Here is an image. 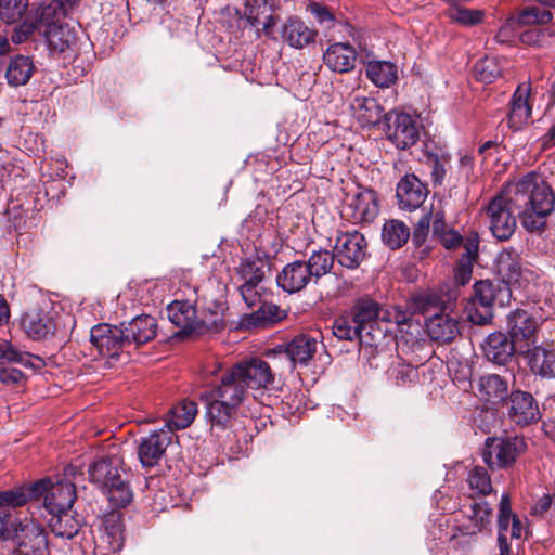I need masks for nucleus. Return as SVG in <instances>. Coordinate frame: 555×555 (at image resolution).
I'll list each match as a JSON object with an SVG mask.
<instances>
[{
    "mask_svg": "<svg viewBox=\"0 0 555 555\" xmlns=\"http://www.w3.org/2000/svg\"><path fill=\"white\" fill-rule=\"evenodd\" d=\"M335 259L348 269H356L366 256V241L358 231L345 232L337 236Z\"/></svg>",
    "mask_w": 555,
    "mask_h": 555,
    "instance_id": "obj_14",
    "label": "nucleus"
},
{
    "mask_svg": "<svg viewBox=\"0 0 555 555\" xmlns=\"http://www.w3.org/2000/svg\"><path fill=\"white\" fill-rule=\"evenodd\" d=\"M29 496L42 498V503L48 512L60 513L72 509L76 500V486L72 480L42 479L29 488Z\"/></svg>",
    "mask_w": 555,
    "mask_h": 555,
    "instance_id": "obj_5",
    "label": "nucleus"
},
{
    "mask_svg": "<svg viewBox=\"0 0 555 555\" xmlns=\"http://www.w3.org/2000/svg\"><path fill=\"white\" fill-rule=\"evenodd\" d=\"M27 502V495L23 490H10L0 492V506L18 507Z\"/></svg>",
    "mask_w": 555,
    "mask_h": 555,
    "instance_id": "obj_60",
    "label": "nucleus"
},
{
    "mask_svg": "<svg viewBox=\"0 0 555 555\" xmlns=\"http://www.w3.org/2000/svg\"><path fill=\"white\" fill-rule=\"evenodd\" d=\"M518 28V25H516L511 15L499 29L495 35V40L500 43H507L512 41L515 38Z\"/></svg>",
    "mask_w": 555,
    "mask_h": 555,
    "instance_id": "obj_61",
    "label": "nucleus"
},
{
    "mask_svg": "<svg viewBox=\"0 0 555 555\" xmlns=\"http://www.w3.org/2000/svg\"><path fill=\"white\" fill-rule=\"evenodd\" d=\"M269 270L270 260L267 256L256 255L247 257L236 269L237 282L262 283Z\"/></svg>",
    "mask_w": 555,
    "mask_h": 555,
    "instance_id": "obj_33",
    "label": "nucleus"
},
{
    "mask_svg": "<svg viewBox=\"0 0 555 555\" xmlns=\"http://www.w3.org/2000/svg\"><path fill=\"white\" fill-rule=\"evenodd\" d=\"M197 414V404L194 401L182 400L179 404L172 406L168 412L163 428L175 430L188 427Z\"/></svg>",
    "mask_w": 555,
    "mask_h": 555,
    "instance_id": "obj_37",
    "label": "nucleus"
},
{
    "mask_svg": "<svg viewBox=\"0 0 555 555\" xmlns=\"http://www.w3.org/2000/svg\"><path fill=\"white\" fill-rule=\"evenodd\" d=\"M474 237L479 243V236L477 233H472L464 237L459 233V231L453 228H449L435 238L448 250L463 249V251H466V243Z\"/></svg>",
    "mask_w": 555,
    "mask_h": 555,
    "instance_id": "obj_50",
    "label": "nucleus"
},
{
    "mask_svg": "<svg viewBox=\"0 0 555 555\" xmlns=\"http://www.w3.org/2000/svg\"><path fill=\"white\" fill-rule=\"evenodd\" d=\"M367 78L379 88H387L397 80V67L391 62L371 61L366 66Z\"/></svg>",
    "mask_w": 555,
    "mask_h": 555,
    "instance_id": "obj_40",
    "label": "nucleus"
},
{
    "mask_svg": "<svg viewBox=\"0 0 555 555\" xmlns=\"http://www.w3.org/2000/svg\"><path fill=\"white\" fill-rule=\"evenodd\" d=\"M343 214L353 223H370L379 214V202L375 191L359 189L348 194Z\"/></svg>",
    "mask_w": 555,
    "mask_h": 555,
    "instance_id": "obj_11",
    "label": "nucleus"
},
{
    "mask_svg": "<svg viewBox=\"0 0 555 555\" xmlns=\"http://www.w3.org/2000/svg\"><path fill=\"white\" fill-rule=\"evenodd\" d=\"M459 296L456 287H448L415 297L416 309L427 315L425 326L431 340L448 344L460 334V315L455 312Z\"/></svg>",
    "mask_w": 555,
    "mask_h": 555,
    "instance_id": "obj_3",
    "label": "nucleus"
},
{
    "mask_svg": "<svg viewBox=\"0 0 555 555\" xmlns=\"http://www.w3.org/2000/svg\"><path fill=\"white\" fill-rule=\"evenodd\" d=\"M501 75V68L494 59L486 57L475 64V76L477 80L491 83Z\"/></svg>",
    "mask_w": 555,
    "mask_h": 555,
    "instance_id": "obj_53",
    "label": "nucleus"
},
{
    "mask_svg": "<svg viewBox=\"0 0 555 555\" xmlns=\"http://www.w3.org/2000/svg\"><path fill=\"white\" fill-rule=\"evenodd\" d=\"M449 160V156L447 155H428V162L431 168V178L435 184L441 185L443 183Z\"/></svg>",
    "mask_w": 555,
    "mask_h": 555,
    "instance_id": "obj_57",
    "label": "nucleus"
},
{
    "mask_svg": "<svg viewBox=\"0 0 555 555\" xmlns=\"http://www.w3.org/2000/svg\"><path fill=\"white\" fill-rule=\"evenodd\" d=\"M44 36L52 54L62 55L65 60H70L76 55L78 51L77 34L69 25H51L46 29Z\"/></svg>",
    "mask_w": 555,
    "mask_h": 555,
    "instance_id": "obj_19",
    "label": "nucleus"
},
{
    "mask_svg": "<svg viewBox=\"0 0 555 555\" xmlns=\"http://www.w3.org/2000/svg\"><path fill=\"white\" fill-rule=\"evenodd\" d=\"M237 288L248 308H256L261 304L263 291L261 283H240Z\"/></svg>",
    "mask_w": 555,
    "mask_h": 555,
    "instance_id": "obj_54",
    "label": "nucleus"
},
{
    "mask_svg": "<svg viewBox=\"0 0 555 555\" xmlns=\"http://www.w3.org/2000/svg\"><path fill=\"white\" fill-rule=\"evenodd\" d=\"M210 288V283L193 288L201 334L218 330L224 323V302L215 298Z\"/></svg>",
    "mask_w": 555,
    "mask_h": 555,
    "instance_id": "obj_9",
    "label": "nucleus"
},
{
    "mask_svg": "<svg viewBox=\"0 0 555 555\" xmlns=\"http://www.w3.org/2000/svg\"><path fill=\"white\" fill-rule=\"evenodd\" d=\"M530 370L544 378H555V348L553 343L534 344L527 351Z\"/></svg>",
    "mask_w": 555,
    "mask_h": 555,
    "instance_id": "obj_24",
    "label": "nucleus"
},
{
    "mask_svg": "<svg viewBox=\"0 0 555 555\" xmlns=\"http://www.w3.org/2000/svg\"><path fill=\"white\" fill-rule=\"evenodd\" d=\"M34 360L41 361L39 357L20 351L8 341L0 344V364L20 363L24 366H34Z\"/></svg>",
    "mask_w": 555,
    "mask_h": 555,
    "instance_id": "obj_48",
    "label": "nucleus"
},
{
    "mask_svg": "<svg viewBox=\"0 0 555 555\" xmlns=\"http://www.w3.org/2000/svg\"><path fill=\"white\" fill-rule=\"evenodd\" d=\"M121 461L117 456L103 457L95 461L89 467V479L103 491L111 486L121 474L119 472Z\"/></svg>",
    "mask_w": 555,
    "mask_h": 555,
    "instance_id": "obj_31",
    "label": "nucleus"
},
{
    "mask_svg": "<svg viewBox=\"0 0 555 555\" xmlns=\"http://www.w3.org/2000/svg\"><path fill=\"white\" fill-rule=\"evenodd\" d=\"M120 325L130 343L131 351L153 340L157 334V321L149 314L138 315Z\"/></svg>",
    "mask_w": 555,
    "mask_h": 555,
    "instance_id": "obj_22",
    "label": "nucleus"
},
{
    "mask_svg": "<svg viewBox=\"0 0 555 555\" xmlns=\"http://www.w3.org/2000/svg\"><path fill=\"white\" fill-rule=\"evenodd\" d=\"M172 439L171 430L163 427L141 437L138 444V456L142 466L151 468L158 465Z\"/></svg>",
    "mask_w": 555,
    "mask_h": 555,
    "instance_id": "obj_15",
    "label": "nucleus"
},
{
    "mask_svg": "<svg viewBox=\"0 0 555 555\" xmlns=\"http://www.w3.org/2000/svg\"><path fill=\"white\" fill-rule=\"evenodd\" d=\"M124 525L121 514L111 512L98 520L94 531V555H114L124 545Z\"/></svg>",
    "mask_w": 555,
    "mask_h": 555,
    "instance_id": "obj_8",
    "label": "nucleus"
},
{
    "mask_svg": "<svg viewBox=\"0 0 555 555\" xmlns=\"http://www.w3.org/2000/svg\"><path fill=\"white\" fill-rule=\"evenodd\" d=\"M507 404V415L515 424L528 425L540 418L538 402L529 392L512 391Z\"/></svg>",
    "mask_w": 555,
    "mask_h": 555,
    "instance_id": "obj_20",
    "label": "nucleus"
},
{
    "mask_svg": "<svg viewBox=\"0 0 555 555\" xmlns=\"http://www.w3.org/2000/svg\"><path fill=\"white\" fill-rule=\"evenodd\" d=\"M555 194L541 176L530 172L507 183L487 206L489 229L499 241L508 240L516 229V216L529 232L542 230L554 210Z\"/></svg>",
    "mask_w": 555,
    "mask_h": 555,
    "instance_id": "obj_1",
    "label": "nucleus"
},
{
    "mask_svg": "<svg viewBox=\"0 0 555 555\" xmlns=\"http://www.w3.org/2000/svg\"><path fill=\"white\" fill-rule=\"evenodd\" d=\"M269 5L266 0H246L244 16L251 27L257 29L258 36H260L259 26L263 14L268 13Z\"/></svg>",
    "mask_w": 555,
    "mask_h": 555,
    "instance_id": "obj_52",
    "label": "nucleus"
},
{
    "mask_svg": "<svg viewBox=\"0 0 555 555\" xmlns=\"http://www.w3.org/2000/svg\"><path fill=\"white\" fill-rule=\"evenodd\" d=\"M430 221V215L424 214L416 223L412 233V242L416 247H420L425 243L429 233Z\"/></svg>",
    "mask_w": 555,
    "mask_h": 555,
    "instance_id": "obj_58",
    "label": "nucleus"
},
{
    "mask_svg": "<svg viewBox=\"0 0 555 555\" xmlns=\"http://www.w3.org/2000/svg\"><path fill=\"white\" fill-rule=\"evenodd\" d=\"M49 515V526L55 535L72 539L79 532L80 520L70 514V509Z\"/></svg>",
    "mask_w": 555,
    "mask_h": 555,
    "instance_id": "obj_39",
    "label": "nucleus"
},
{
    "mask_svg": "<svg viewBox=\"0 0 555 555\" xmlns=\"http://www.w3.org/2000/svg\"><path fill=\"white\" fill-rule=\"evenodd\" d=\"M409 237L410 230L402 221L393 219L385 222L382 238L389 248H400L408 242Z\"/></svg>",
    "mask_w": 555,
    "mask_h": 555,
    "instance_id": "obj_44",
    "label": "nucleus"
},
{
    "mask_svg": "<svg viewBox=\"0 0 555 555\" xmlns=\"http://www.w3.org/2000/svg\"><path fill=\"white\" fill-rule=\"evenodd\" d=\"M446 14L452 22L462 26H475L485 18L483 10L468 9L461 4L449 7Z\"/></svg>",
    "mask_w": 555,
    "mask_h": 555,
    "instance_id": "obj_46",
    "label": "nucleus"
},
{
    "mask_svg": "<svg viewBox=\"0 0 555 555\" xmlns=\"http://www.w3.org/2000/svg\"><path fill=\"white\" fill-rule=\"evenodd\" d=\"M388 379L398 387L414 385L418 380L417 367L398 359L388 369Z\"/></svg>",
    "mask_w": 555,
    "mask_h": 555,
    "instance_id": "obj_41",
    "label": "nucleus"
},
{
    "mask_svg": "<svg viewBox=\"0 0 555 555\" xmlns=\"http://www.w3.org/2000/svg\"><path fill=\"white\" fill-rule=\"evenodd\" d=\"M511 289L505 283L481 280L474 285V298L468 309V319L472 323L485 325L493 318L495 302L504 305L509 299Z\"/></svg>",
    "mask_w": 555,
    "mask_h": 555,
    "instance_id": "obj_4",
    "label": "nucleus"
},
{
    "mask_svg": "<svg viewBox=\"0 0 555 555\" xmlns=\"http://www.w3.org/2000/svg\"><path fill=\"white\" fill-rule=\"evenodd\" d=\"M360 325L362 331L372 327V323L376 321L395 322L396 324H404L408 321L405 313L395 311L390 312L383 309L376 301L370 298L359 299L349 312Z\"/></svg>",
    "mask_w": 555,
    "mask_h": 555,
    "instance_id": "obj_12",
    "label": "nucleus"
},
{
    "mask_svg": "<svg viewBox=\"0 0 555 555\" xmlns=\"http://www.w3.org/2000/svg\"><path fill=\"white\" fill-rule=\"evenodd\" d=\"M449 228L450 227L447 224L444 219V214L442 211L435 212L433 220V236H438Z\"/></svg>",
    "mask_w": 555,
    "mask_h": 555,
    "instance_id": "obj_64",
    "label": "nucleus"
},
{
    "mask_svg": "<svg viewBox=\"0 0 555 555\" xmlns=\"http://www.w3.org/2000/svg\"><path fill=\"white\" fill-rule=\"evenodd\" d=\"M317 31L297 16L289 17L282 26L281 38L294 49H304L315 41Z\"/></svg>",
    "mask_w": 555,
    "mask_h": 555,
    "instance_id": "obj_26",
    "label": "nucleus"
},
{
    "mask_svg": "<svg viewBox=\"0 0 555 555\" xmlns=\"http://www.w3.org/2000/svg\"><path fill=\"white\" fill-rule=\"evenodd\" d=\"M496 267L500 275L502 276L501 283L509 284H522L524 270L521 266L520 254L513 248L503 249L496 259Z\"/></svg>",
    "mask_w": 555,
    "mask_h": 555,
    "instance_id": "obj_28",
    "label": "nucleus"
},
{
    "mask_svg": "<svg viewBox=\"0 0 555 555\" xmlns=\"http://www.w3.org/2000/svg\"><path fill=\"white\" fill-rule=\"evenodd\" d=\"M24 379V374L17 369L0 370V383L5 385H17Z\"/></svg>",
    "mask_w": 555,
    "mask_h": 555,
    "instance_id": "obj_62",
    "label": "nucleus"
},
{
    "mask_svg": "<svg viewBox=\"0 0 555 555\" xmlns=\"http://www.w3.org/2000/svg\"><path fill=\"white\" fill-rule=\"evenodd\" d=\"M350 109L363 127L379 124L383 115V107L379 103L367 96H354L350 103Z\"/></svg>",
    "mask_w": 555,
    "mask_h": 555,
    "instance_id": "obj_34",
    "label": "nucleus"
},
{
    "mask_svg": "<svg viewBox=\"0 0 555 555\" xmlns=\"http://www.w3.org/2000/svg\"><path fill=\"white\" fill-rule=\"evenodd\" d=\"M80 0H52L36 10V23L46 26L61 25L60 21L69 15L79 4Z\"/></svg>",
    "mask_w": 555,
    "mask_h": 555,
    "instance_id": "obj_30",
    "label": "nucleus"
},
{
    "mask_svg": "<svg viewBox=\"0 0 555 555\" xmlns=\"http://www.w3.org/2000/svg\"><path fill=\"white\" fill-rule=\"evenodd\" d=\"M506 325L509 337L519 347V351L526 352L537 343L539 322L528 311L522 309L512 311L507 317Z\"/></svg>",
    "mask_w": 555,
    "mask_h": 555,
    "instance_id": "obj_13",
    "label": "nucleus"
},
{
    "mask_svg": "<svg viewBox=\"0 0 555 555\" xmlns=\"http://www.w3.org/2000/svg\"><path fill=\"white\" fill-rule=\"evenodd\" d=\"M90 340L103 358L111 360L128 361L132 352L121 325L98 324L90 331Z\"/></svg>",
    "mask_w": 555,
    "mask_h": 555,
    "instance_id": "obj_6",
    "label": "nucleus"
},
{
    "mask_svg": "<svg viewBox=\"0 0 555 555\" xmlns=\"http://www.w3.org/2000/svg\"><path fill=\"white\" fill-rule=\"evenodd\" d=\"M356 50L348 43L331 44L323 54L325 65L333 72L347 73L353 69Z\"/></svg>",
    "mask_w": 555,
    "mask_h": 555,
    "instance_id": "obj_29",
    "label": "nucleus"
},
{
    "mask_svg": "<svg viewBox=\"0 0 555 555\" xmlns=\"http://www.w3.org/2000/svg\"><path fill=\"white\" fill-rule=\"evenodd\" d=\"M396 195L400 208L411 211L422 206L428 190L415 175H405L397 184Z\"/></svg>",
    "mask_w": 555,
    "mask_h": 555,
    "instance_id": "obj_21",
    "label": "nucleus"
},
{
    "mask_svg": "<svg viewBox=\"0 0 555 555\" xmlns=\"http://www.w3.org/2000/svg\"><path fill=\"white\" fill-rule=\"evenodd\" d=\"M247 393L248 389L233 365L221 373L219 383H209L208 388L201 392L199 400L211 427H230Z\"/></svg>",
    "mask_w": 555,
    "mask_h": 555,
    "instance_id": "obj_2",
    "label": "nucleus"
},
{
    "mask_svg": "<svg viewBox=\"0 0 555 555\" xmlns=\"http://www.w3.org/2000/svg\"><path fill=\"white\" fill-rule=\"evenodd\" d=\"M512 17L520 28L525 26L548 24L553 18V14L548 9L538 5H529L517 11L512 15Z\"/></svg>",
    "mask_w": 555,
    "mask_h": 555,
    "instance_id": "obj_42",
    "label": "nucleus"
},
{
    "mask_svg": "<svg viewBox=\"0 0 555 555\" xmlns=\"http://www.w3.org/2000/svg\"><path fill=\"white\" fill-rule=\"evenodd\" d=\"M247 389L267 388L274 380L270 365L262 359L253 358L233 365Z\"/></svg>",
    "mask_w": 555,
    "mask_h": 555,
    "instance_id": "obj_17",
    "label": "nucleus"
},
{
    "mask_svg": "<svg viewBox=\"0 0 555 555\" xmlns=\"http://www.w3.org/2000/svg\"><path fill=\"white\" fill-rule=\"evenodd\" d=\"M478 390L480 399L489 405H496L508 396L507 382L496 374L481 376Z\"/></svg>",
    "mask_w": 555,
    "mask_h": 555,
    "instance_id": "obj_32",
    "label": "nucleus"
},
{
    "mask_svg": "<svg viewBox=\"0 0 555 555\" xmlns=\"http://www.w3.org/2000/svg\"><path fill=\"white\" fill-rule=\"evenodd\" d=\"M21 327L29 338L40 340L53 335L56 324L50 311L33 307L22 314Z\"/></svg>",
    "mask_w": 555,
    "mask_h": 555,
    "instance_id": "obj_18",
    "label": "nucleus"
},
{
    "mask_svg": "<svg viewBox=\"0 0 555 555\" xmlns=\"http://www.w3.org/2000/svg\"><path fill=\"white\" fill-rule=\"evenodd\" d=\"M308 9L319 24L324 25L327 28L333 26L334 15L328 8L318 2H311L309 3Z\"/></svg>",
    "mask_w": 555,
    "mask_h": 555,
    "instance_id": "obj_59",
    "label": "nucleus"
},
{
    "mask_svg": "<svg viewBox=\"0 0 555 555\" xmlns=\"http://www.w3.org/2000/svg\"><path fill=\"white\" fill-rule=\"evenodd\" d=\"M553 499L550 494H543L532 506V514L537 516L544 515L551 507Z\"/></svg>",
    "mask_w": 555,
    "mask_h": 555,
    "instance_id": "obj_63",
    "label": "nucleus"
},
{
    "mask_svg": "<svg viewBox=\"0 0 555 555\" xmlns=\"http://www.w3.org/2000/svg\"><path fill=\"white\" fill-rule=\"evenodd\" d=\"M527 449V442L520 436L489 437L485 442L482 457L491 468H507Z\"/></svg>",
    "mask_w": 555,
    "mask_h": 555,
    "instance_id": "obj_7",
    "label": "nucleus"
},
{
    "mask_svg": "<svg viewBox=\"0 0 555 555\" xmlns=\"http://www.w3.org/2000/svg\"><path fill=\"white\" fill-rule=\"evenodd\" d=\"M103 492L107 495V499L115 507H125L133 498L128 482L122 479L121 475Z\"/></svg>",
    "mask_w": 555,
    "mask_h": 555,
    "instance_id": "obj_47",
    "label": "nucleus"
},
{
    "mask_svg": "<svg viewBox=\"0 0 555 555\" xmlns=\"http://www.w3.org/2000/svg\"><path fill=\"white\" fill-rule=\"evenodd\" d=\"M469 518L475 522L479 531L486 528L491 521L492 509L490 505L485 502H476L470 506Z\"/></svg>",
    "mask_w": 555,
    "mask_h": 555,
    "instance_id": "obj_56",
    "label": "nucleus"
},
{
    "mask_svg": "<svg viewBox=\"0 0 555 555\" xmlns=\"http://www.w3.org/2000/svg\"><path fill=\"white\" fill-rule=\"evenodd\" d=\"M387 138L400 150L413 146L420 139L416 120L409 114L390 111L385 114Z\"/></svg>",
    "mask_w": 555,
    "mask_h": 555,
    "instance_id": "obj_10",
    "label": "nucleus"
},
{
    "mask_svg": "<svg viewBox=\"0 0 555 555\" xmlns=\"http://www.w3.org/2000/svg\"><path fill=\"white\" fill-rule=\"evenodd\" d=\"M467 482L476 494L487 495L492 491L491 477L485 467L476 466L469 470Z\"/></svg>",
    "mask_w": 555,
    "mask_h": 555,
    "instance_id": "obj_51",
    "label": "nucleus"
},
{
    "mask_svg": "<svg viewBox=\"0 0 555 555\" xmlns=\"http://www.w3.org/2000/svg\"><path fill=\"white\" fill-rule=\"evenodd\" d=\"M168 320L179 328V335L201 334L195 299H176L167 306Z\"/></svg>",
    "mask_w": 555,
    "mask_h": 555,
    "instance_id": "obj_16",
    "label": "nucleus"
},
{
    "mask_svg": "<svg viewBox=\"0 0 555 555\" xmlns=\"http://www.w3.org/2000/svg\"><path fill=\"white\" fill-rule=\"evenodd\" d=\"M279 308L275 305H260L259 308L247 319L248 326H261L273 323L276 320Z\"/></svg>",
    "mask_w": 555,
    "mask_h": 555,
    "instance_id": "obj_55",
    "label": "nucleus"
},
{
    "mask_svg": "<svg viewBox=\"0 0 555 555\" xmlns=\"http://www.w3.org/2000/svg\"><path fill=\"white\" fill-rule=\"evenodd\" d=\"M478 256V242L474 237L466 243V251H463L461 255L455 272L454 279L457 284L455 286L459 289V286H464L472 279L473 264L476 261Z\"/></svg>",
    "mask_w": 555,
    "mask_h": 555,
    "instance_id": "obj_38",
    "label": "nucleus"
},
{
    "mask_svg": "<svg viewBox=\"0 0 555 555\" xmlns=\"http://www.w3.org/2000/svg\"><path fill=\"white\" fill-rule=\"evenodd\" d=\"M27 8L28 0H0V18L7 24L18 23Z\"/></svg>",
    "mask_w": 555,
    "mask_h": 555,
    "instance_id": "obj_49",
    "label": "nucleus"
},
{
    "mask_svg": "<svg viewBox=\"0 0 555 555\" xmlns=\"http://www.w3.org/2000/svg\"><path fill=\"white\" fill-rule=\"evenodd\" d=\"M315 338L299 335L293 338L285 347V353L294 364L307 365L317 351Z\"/></svg>",
    "mask_w": 555,
    "mask_h": 555,
    "instance_id": "obj_36",
    "label": "nucleus"
},
{
    "mask_svg": "<svg viewBox=\"0 0 555 555\" xmlns=\"http://www.w3.org/2000/svg\"><path fill=\"white\" fill-rule=\"evenodd\" d=\"M335 261L333 253L326 249L314 250L306 261V268L311 272V279L317 283L318 280L332 270Z\"/></svg>",
    "mask_w": 555,
    "mask_h": 555,
    "instance_id": "obj_43",
    "label": "nucleus"
},
{
    "mask_svg": "<svg viewBox=\"0 0 555 555\" xmlns=\"http://www.w3.org/2000/svg\"><path fill=\"white\" fill-rule=\"evenodd\" d=\"M531 92L529 82L520 83L515 90L507 116L508 128L513 131H519L528 124L532 114V107L528 102Z\"/></svg>",
    "mask_w": 555,
    "mask_h": 555,
    "instance_id": "obj_23",
    "label": "nucleus"
},
{
    "mask_svg": "<svg viewBox=\"0 0 555 555\" xmlns=\"http://www.w3.org/2000/svg\"><path fill=\"white\" fill-rule=\"evenodd\" d=\"M485 357L496 364H505L519 347L501 332L490 334L482 345Z\"/></svg>",
    "mask_w": 555,
    "mask_h": 555,
    "instance_id": "obj_27",
    "label": "nucleus"
},
{
    "mask_svg": "<svg viewBox=\"0 0 555 555\" xmlns=\"http://www.w3.org/2000/svg\"><path fill=\"white\" fill-rule=\"evenodd\" d=\"M312 281L305 260L287 263L276 276L278 286L289 294L304 289Z\"/></svg>",
    "mask_w": 555,
    "mask_h": 555,
    "instance_id": "obj_25",
    "label": "nucleus"
},
{
    "mask_svg": "<svg viewBox=\"0 0 555 555\" xmlns=\"http://www.w3.org/2000/svg\"><path fill=\"white\" fill-rule=\"evenodd\" d=\"M333 334L341 340L362 338V328L350 313L338 317L332 327Z\"/></svg>",
    "mask_w": 555,
    "mask_h": 555,
    "instance_id": "obj_45",
    "label": "nucleus"
},
{
    "mask_svg": "<svg viewBox=\"0 0 555 555\" xmlns=\"http://www.w3.org/2000/svg\"><path fill=\"white\" fill-rule=\"evenodd\" d=\"M35 72V65L29 56L15 55L11 57L5 69V79L12 87L25 86Z\"/></svg>",
    "mask_w": 555,
    "mask_h": 555,
    "instance_id": "obj_35",
    "label": "nucleus"
}]
</instances>
